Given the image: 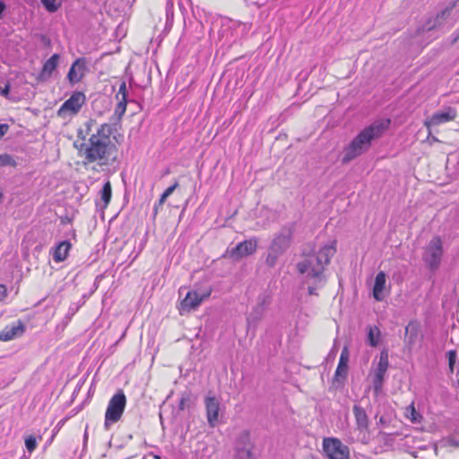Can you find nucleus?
Segmentation results:
<instances>
[{
  "label": "nucleus",
  "mask_w": 459,
  "mask_h": 459,
  "mask_svg": "<svg viewBox=\"0 0 459 459\" xmlns=\"http://www.w3.org/2000/svg\"><path fill=\"white\" fill-rule=\"evenodd\" d=\"M335 244L333 241L324 246L316 255H307L297 264V270L304 276V283L307 284L309 295H317L316 290L325 286L326 277L324 272L336 252Z\"/></svg>",
  "instance_id": "obj_1"
},
{
  "label": "nucleus",
  "mask_w": 459,
  "mask_h": 459,
  "mask_svg": "<svg viewBox=\"0 0 459 459\" xmlns=\"http://www.w3.org/2000/svg\"><path fill=\"white\" fill-rule=\"evenodd\" d=\"M112 132L111 125L102 124L82 145L80 152L87 162H97L100 166H103L110 165L116 160L117 149L110 138Z\"/></svg>",
  "instance_id": "obj_2"
},
{
  "label": "nucleus",
  "mask_w": 459,
  "mask_h": 459,
  "mask_svg": "<svg viewBox=\"0 0 459 459\" xmlns=\"http://www.w3.org/2000/svg\"><path fill=\"white\" fill-rule=\"evenodd\" d=\"M390 123L388 118L376 120L360 131L345 149L342 161L349 162L366 152L370 148L372 141L381 137L388 129Z\"/></svg>",
  "instance_id": "obj_3"
},
{
  "label": "nucleus",
  "mask_w": 459,
  "mask_h": 459,
  "mask_svg": "<svg viewBox=\"0 0 459 459\" xmlns=\"http://www.w3.org/2000/svg\"><path fill=\"white\" fill-rule=\"evenodd\" d=\"M292 237V229L285 226L276 234L269 248L265 263L269 267H274L281 255L290 247Z\"/></svg>",
  "instance_id": "obj_4"
},
{
  "label": "nucleus",
  "mask_w": 459,
  "mask_h": 459,
  "mask_svg": "<svg viewBox=\"0 0 459 459\" xmlns=\"http://www.w3.org/2000/svg\"><path fill=\"white\" fill-rule=\"evenodd\" d=\"M126 405V397L122 390H118L109 400L105 412V429L120 420Z\"/></svg>",
  "instance_id": "obj_5"
},
{
  "label": "nucleus",
  "mask_w": 459,
  "mask_h": 459,
  "mask_svg": "<svg viewBox=\"0 0 459 459\" xmlns=\"http://www.w3.org/2000/svg\"><path fill=\"white\" fill-rule=\"evenodd\" d=\"M444 254L443 242L440 237H434L429 242L423 253V260L432 271L437 270Z\"/></svg>",
  "instance_id": "obj_6"
},
{
  "label": "nucleus",
  "mask_w": 459,
  "mask_h": 459,
  "mask_svg": "<svg viewBox=\"0 0 459 459\" xmlns=\"http://www.w3.org/2000/svg\"><path fill=\"white\" fill-rule=\"evenodd\" d=\"M322 447L329 459H350V448L337 437H325Z\"/></svg>",
  "instance_id": "obj_7"
},
{
  "label": "nucleus",
  "mask_w": 459,
  "mask_h": 459,
  "mask_svg": "<svg viewBox=\"0 0 459 459\" xmlns=\"http://www.w3.org/2000/svg\"><path fill=\"white\" fill-rule=\"evenodd\" d=\"M211 292V289L201 292L197 290H189L180 302L178 307L179 314L184 315L185 313L196 309L204 299L210 297Z\"/></svg>",
  "instance_id": "obj_8"
},
{
  "label": "nucleus",
  "mask_w": 459,
  "mask_h": 459,
  "mask_svg": "<svg viewBox=\"0 0 459 459\" xmlns=\"http://www.w3.org/2000/svg\"><path fill=\"white\" fill-rule=\"evenodd\" d=\"M86 97L81 91H74L68 100H66L57 110V116L66 117L67 116L76 115L85 103Z\"/></svg>",
  "instance_id": "obj_9"
},
{
  "label": "nucleus",
  "mask_w": 459,
  "mask_h": 459,
  "mask_svg": "<svg viewBox=\"0 0 459 459\" xmlns=\"http://www.w3.org/2000/svg\"><path fill=\"white\" fill-rule=\"evenodd\" d=\"M257 248L256 238H250L238 243L231 249H228L226 255L235 261H238L244 257L253 255Z\"/></svg>",
  "instance_id": "obj_10"
},
{
  "label": "nucleus",
  "mask_w": 459,
  "mask_h": 459,
  "mask_svg": "<svg viewBox=\"0 0 459 459\" xmlns=\"http://www.w3.org/2000/svg\"><path fill=\"white\" fill-rule=\"evenodd\" d=\"M457 117V111L453 107H445L442 109L435 112L431 117L424 121V126L430 131L433 126H437L442 124L453 121Z\"/></svg>",
  "instance_id": "obj_11"
},
{
  "label": "nucleus",
  "mask_w": 459,
  "mask_h": 459,
  "mask_svg": "<svg viewBox=\"0 0 459 459\" xmlns=\"http://www.w3.org/2000/svg\"><path fill=\"white\" fill-rule=\"evenodd\" d=\"M388 367V353L386 351H382L380 353L379 361L374 371L373 387L376 394H378L382 389L384 378Z\"/></svg>",
  "instance_id": "obj_12"
},
{
  "label": "nucleus",
  "mask_w": 459,
  "mask_h": 459,
  "mask_svg": "<svg viewBox=\"0 0 459 459\" xmlns=\"http://www.w3.org/2000/svg\"><path fill=\"white\" fill-rule=\"evenodd\" d=\"M204 406L206 411L207 422L211 428H214L219 423V413L221 403L214 396H206L204 398Z\"/></svg>",
  "instance_id": "obj_13"
},
{
  "label": "nucleus",
  "mask_w": 459,
  "mask_h": 459,
  "mask_svg": "<svg viewBox=\"0 0 459 459\" xmlns=\"http://www.w3.org/2000/svg\"><path fill=\"white\" fill-rule=\"evenodd\" d=\"M87 62L86 59L77 58L71 65L69 72L67 74V79L70 84L74 85L82 81L84 77L86 70H87Z\"/></svg>",
  "instance_id": "obj_14"
},
{
  "label": "nucleus",
  "mask_w": 459,
  "mask_h": 459,
  "mask_svg": "<svg viewBox=\"0 0 459 459\" xmlns=\"http://www.w3.org/2000/svg\"><path fill=\"white\" fill-rule=\"evenodd\" d=\"M25 331V326L23 323L20 320L17 322L6 325L1 332H0V341L3 342H8L11 340H13L17 337H20L23 334Z\"/></svg>",
  "instance_id": "obj_15"
},
{
  "label": "nucleus",
  "mask_w": 459,
  "mask_h": 459,
  "mask_svg": "<svg viewBox=\"0 0 459 459\" xmlns=\"http://www.w3.org/2000/svg\"><path fill=\"white\" fill-rule=\"evenodd\" d=\"M458 1L454 2L445 7L442 11L437 13L434 22H431L430 21L428 22V24L425 25V30H430L437 27L443 26L446 20L450 17L453 9L457 6Z\"/></svg>",
  "instance_id": "obj_16"
},
{
  "label": "nucleus",
  "mask_w": 459,
  "mask_h": 459,
  "mask_svg": "<svg viewBox=\"0 0 459 459\" xmlns=\"http://www.w3.org/2000/svg\"><path fill=\"white\" fill-rule=\"evenodd\" d=\"M127 95L126 82L123 81L119 85L117 93L116 94L117 104L115 108V116H117L118 119L124 116L126 110V105L128 102Z\"/></svg>",
  "instance_id": "obj_17"
},
{
  "label": "nucleus",
  "mask_w": 459,
  "mask_h": 459,
  "mask_svg": "<svg viewBox=\"0 0 459 459\" xmlns=\"http://www.w3.org/2000/svg\"><path fill=\"white\" fill-rule=\"evenodd\" d=\"M59 58L60 56L58 54H54L44 63L39 74V79L40 81H47L51 77L53 72L58 65Z\"/></svg>",
  "instance_id": "obj_18"
},
{
  "label": "nucleus",
  "mask_w": 459,
  "mask_h": 459,
  "mask_svg": "<svg viewBox=\"0 0 459 459\" xmlns=\"http://www.w3.org/2000/svg\"><path fill=\"white\" fill-rule=\"evenodd\" d=\"M386 275L384 272H379L375 279L373 287V297L377 301H382L385 298L384 290L385 289Z\"/></svg>",
  "instance_id": "obj_19"
},
{
  "label": "nucleus",
  "mask_w": 459,
  "mask_h": 459,
  "mask_svg": "<svg viewBox=\"0 0 459 459\" xmlns=\"http://www.w3.org/2000/svg\"><path fill=\"white\" fill-rule=\"evenodd\" d=\"M357 428L359 431H366L368 429V417L366 411L358 404H355L352 408Z\"/></svg>",
  "instance_id": "obj_20"
},
{
  "label": "nucleus",
  "mask_w": 459,
  "mask_h": 459,
  "mask_svg": "<svg viewBox=\"0 0 459 459\" xmlns=\"http://www.w3.org/2000/svg\"><path fill=\"white\" fill-rule=\"evenodd\" d=\"M348 361H349V351L348 348L344 347L342 350L339 363L335 371V377L338 379L339 377L344 378L347 375L348 371Z\"/></svg>",
  "instance_id": "obj_21"
},
{
  "label": "nucleus",
  "mask_w": 459,
  "mask_h": 459,
  "mask_svg": "<svg viewBox=\"0 0 459 459\" xmlns=\"http://www.w3.org/2000/svg\"><path fill=\"white\" fill-rule=\"evenodd\" d=\"M71 244L69 241L65 240L60 242L55 248L53 253V259L56 262H63L68 255Z\"/></svg>",
  "instance_id": "obj_22"
},
{
  "label": "nucleus",
  "mask_w": 459,
  "mask_h": 459,
  "mask_svg": "<svg viewBox=\"0 0 459 459\" xmlns=\"http://www.w3.org/2000/svg\"><path fill=\"white\" fill-rule=\"evenodd\" d=\"M419 334V325L416 322H410L405 328V342L409 345L415 343Z\"/></svg>",
  "instance_id": "obj_23"
},
{
  "label": "nucleus",
  "mask_w": 459,
  "mask_h": 459,
  "mask_svg": "<svg viewBox=\"0 0 459 459\" xmlns=\"http://www.w3.org/2000/svg\"><path fill=\"white\" fill-rule=\"evenodd\" d=\"M381 332L377 326L368 328L367 342L371 347H377L380 342Z\"/></svg>",
  "instance_id": "obj_24"
},
{
  "label": "nucleus",
  "mask_w": 459,
  "mask_h": 459,
  "mask_svg": "<svg viewBox=\"0 0 459 459\" xmlns=\"http://www.w3.org/2000/svg\"><path fill=\"white\" fill-rule=\"evenodd\" d=\"M100 200L103 203L101 208L105 209L108 206V204H109L111 195H112L111 184L109 181H107L103 185L101 190L100 191Z\"/></svg>",
  "instance_id": "obj_25"
},
{
  "label": "nucleus",
  "mask_w": 459,
  "mask_h": 459,
  "mask_svg": "<svg viewBox=\"0 0 459 459\" xmlns=\"http://www.w3.org/2000/svg\"><path fill=\"white\" fill-rule=\"evenodd\" d=\"M405 416L412 423H420L422 420V416L416 411L413 403L406 407Z\"/></svg>",
  "instance_id": "obj_26"
},
{
  "label": "nucleus",
  "mask_w": 459,
  "mask_h": 459,
  "mask_svg": "<svg viewBox=\"0 0 459 459\" xmlns=\"http://www.w3.org/2000/svg\"><path fill=\"white\" fill-rule=\"evenodd\" d=\"M265 309L262 307H258L257 305L254 307L253 311L247 316V323L250 325L251 323H255L260 320L264 313Z\"/></svg>",
  "instance_id": "obj_27"
},
{
  "label": "nucleus",
  "mask_w": 459,
  "mask_h": 459,
  "mask_svg": "<svg viewBox=\"0 0 459 459\" xmlns=\"http://www.w3.org/2000/svg\"><path fill=\"white\" fill-rule=\"evenodd\" d=\"M251 449L247 446H236V459H254Z\"/></svg>",
  "instance_id": "obj_28"
},
{
  "label": "nucleus",
  "mask_w": 459,
  "mask_h": 459,
  "mask_svg": "<svg viewBox=\"0 0 459 459\" xmlns=\"http://www.w3.org/2000/svg\"><path fill=\"white\" fill-rule=\"evenodd\" d=\"M236 446H247L252 447L250 443V435L247 431H243L239 434L237 439Z\"/></svg>",
  "instance_id": "obj_29"
},
{
  "label": "nucleus",
  "mask_w": 459,
  "mask_h": 459,
  "mask_svg": "<svg viewBox=\"0 0 459 459\" xmlns=\"http://www.w3.org/2000/svg\"><path fill=\"white\" fill-rule=\"evenodd\" d=\"M47 11L54 13L61 6V0H41Z\"/></svg>",
  "instance_id": "obj_30"
},
{
  "label": "nucleus",
  "mask_w": 459,
  "mask_h": 459,
  "mask_svg": "<svg viewBox=\"0 0 459 459\" xmlns=\"http://www.w3.org/2000/svg\"><path fill=\"white\" fill-rule=\"evenodd\" d=\"M173 8H174V3L173 0H168L166 4V26H171L172 21H173Z\"/></svg>",
  "instance_id": "obj_31"
},
{
  "label": "nucleus",
  "mask_w": 459,
  "mask_h": 459,
  "mask_svg": "<svg viewBox=\"0 0 459 459\" xmlns=\"http://www.w3.org/2000/svg\"><path fill=\"white\" fill-rule=\"evenodd\" d=\"M271 295L268 292L261 293L257 298V306L266 309L271 303Z\"/></svg>",
  "instance_id": "obj_32"
},
{
  "label": "nucleus",
  "mask_w": 459,
  "mask_h": 459,
  "mask_svg": "<svg viewBox=\"0 0 459 459\" xmlns=\"http://www.w3.org/2000/svg\"><path fill=\"white\" fill-rule=\"evenodd\" d=\"M11 166L15 167V160L9 154H0V167Z\"/></svg>",
  "instance_id": "obj_33"
},
{
  "label": "nucleus",
  "mask_w": 459,
  "mask_h": 459,
  "mask_svg": "<svg viewBox=\"0 0 459 459\" xmlns=\"http://www.w3.org/2000/svg\"><path fill=\"white\" fill-rule=\"evenodd\" d=\"M25 446L30 453H32L37 447V440L33 436L25 438Z\"/></svg>",
  "instance_id": "obj_34"
},
{
  "label": "nucleus",
  "mask_w": 459,
  "mask_h": 459,
  "mask_svg": "<svg viewBox=\"0 0 459 459\" xmlns=\"http://www.w3.org/2000/svg\"><path fill=\"white\" fill-rule=\"evenodd\" d=\"M178 186V182L175 181L172 186L168 187L163 194L160 195V203H165L167 198L175 191V189Z\"/></svg>",
  "instance_id": "obj_35"
},
{
  "label": "nucleus",
  "mask_w": 459,
  "mask_h": 459,
  "mask_svg": "<svg viewBox=\"0 0 459 459\" xmlns=\"http://www.w3.org/2000/svg\"><path fill=\"white\" fill-rule=\"evenodd\" d=\"M9 91L10 83L8 82L0 81V95L6 99H11L9 97Z\"/></svg>",
  "instance_id": "obj_36"
},
{
  "label": "nucleus",
  "mask_w": 459,
  "mask_h": 459,
  "mask_svg": "<svg viewBox=\"0 0 459 459\" xmlns=\"http://www.w3.org/2000/svg\"><path fill=\"white\" fill-rule=\"evenodd\" d=\"M190 402V395L188 394H183L178 403V410L184 411Z\"/></svg>",
  "instance_id": "obj_37"
},
{
  "label": "nucleus",
  "mask_w": 459,
  "mask_h": 459,
  "mask_svg": "<svg viewBox=\"0 0 459 459\" xmlns=\"http://www.w3.org/2000/svg\"><path fill=\"white\" fill-rule=\"evenodd\" d=\"M447 357H448L450 369L453 370L454 366L455 364V360H456V351H449L447 352Z\"/></svg>",
  "instance_id": "obj_38"
},
{
  "label": "nucleus",
  "mask_w": 459,
  "mask_h": 459,
  "mask_svg": "<svg viewBox=\"0 0 459 459\" xmlns=\"http://www.w3.org/2000/svg\"><path fill=\"white\" fill-rule=\"evenodd\" d=\"M7 296V288L4 284H0V302L3 301Z\"/></svg>",
  "instance_id": "obj_39"
},
{
  "label": "nucleus",
  "mask_w": 459,
  "mask_h": 459,
  "mask_svg": "<svg viewBox=\"0 0 459 459\" xmlns=\"http://www.w3.org/2000/svg\"><path fill=\"white\" fill-rule=\"evenodd\" d=\"M9 126L7 124H0V139L8 132Z\"/></svg>",
  "instance_id": "obj_40"
},
{
  "label": "nucleus",
  "mask_w": 459,
  "mask_h": 459,
  "mask_svg": "<svg viewBox=\"0 0 459 459\" xmlns=\"http://www.w3.org/2000/svg\"><path fill=\"white\" fill-rule=\"evenodd\" d=\"M65 420H66L65 419H63L60 421H58V423L56 425V427L54 429V434H56V432H58L60 430V429L64 426Z\"/></svg>",
  "instance_id": "obj_41"
},
{
  "label": "nucleus",
  "mask_w": 459,
  "mask_h": 459,
  "mask_svg": "<svg viewBox=\"0 0 459 459\" xmlns=\"http://www.w3.org/2000/svg\"><path fill=\"white\" fill-rule=\"evenodd\" d=\"M446 443H447L448 446H455V447L459 446V441L455 440L454 438L447 439Z\"/></svg>",
  "instance_id": "obj_42"
},
{
  "label": "nucleus",
  "mask_w": 459,
  "mask_h": 459,
  "mask_svg": "<svg viewBox=\"0 0 459 459\" xmlns=\"http://www.w3.org/2000/svg\"><path fill=\"white\" fill-rule=\"evenodd\" d=\"M163 204L164 203H160V198L158 203L154 204V207H153L154 214H157L159 208L161 207L163 205Z\"/></svg>",
  "instance_id": "obj_43"
},
{
  "label": "nucleus",
  "mask_w": 459,
  "mask_h": 459,
  "mask_svg": "<svg viewBox=\"0 0 459 459\" xmlns=\"http://www.w3.org/2000/svg\"><path fill=\"white\" fill-rule=\"evenodd\" d=\"M143 459H161V458L159 455H156L151 453V454L143 456Z\"/></svg>",
  "instance_id": "obj_44"
},
{
  "label": "nucleus",
  "mask_w": 459,
  "mask_h": 459,
  "mask_svg": "<svg viewBox=\"0 0 459 459\" xmlns=\"http://www.w3.org/2000/svg\"><path fill=\"white\" fill-rule=\"evenodd\" d=\"M5 9H6L5 4L3 1H0V19L2 18L3 13Z\"/></svg>",
  "instance_id": "obj_45"
},
{
  "label": "nucleus",
  "mask_w": 459,
  "mask_h": 459,
  "mask_svg": "<svg viewBox=\"0 0 459 459\" xmlns=\"http://www.w3.org/2000/svg\"><path fill=\"white\" fill-rule=\"evenodd\" d=\"M428 138L430 140V142H438V139L436 136H431V133H429Z\"/></svg>",
  "instance_id": "obj_46"
},
{
  "label": "nucleus",
  "mask_w": 459,
  "mask_h": 459,
  "mask_svg": "<svg viewBox=\"0 0 459 459\" xmlns=\"http://www.w3.org/2000/svg\"><path fill=\"white\" fill-rule=\"evenodd\" d=\"M243 27H244V30H250L251 25H250V24H248V23H244V24H243Z\"/></svg>",
  "instance_id": "obj_47"
},
{
  "label": "nucleus",
  "mask_w": 459,
  "mask_h": 459,
  "mask_svg": "<svg viewBox=\"0 0 459 459\" xmlns=\"http://www.w3.org/2000/svg\"><path fill=\"white\" fill-rule=\"evenodd\" d=\"M458 41H459V33L456 34V36L453 39L452 42L455 43V42H458Z\"/></svg>",
  "instance_id": "obj_48"
},
{
  "label": "nucleus",
  "mask_w": 459,
  "mask_h": 459,
  "mask_svg": "<svg viewBox=\"0 0 459 459\" xmlns=\"http://www.w3.org/2000/svg\"><path fill=\"white\" fill-rule=\"evenodd\" d=\"M83 439H84V443L87 441L88 439V432H87V429L85 430L84 432V435H83Z\"/></svg>",
  "instance_id": "obj_49"
},
{
  "label": "nucleus",
  "mask_w": 459,
  "mask_h": 459,
  "mask_svg": "<svg viewBox=\"0 0 459 459\" xmlns=\"http://www.w3.org/2000/svg\"><path fill=\"white\" fill-rule=\"evenodd\" d=\"M97 206H100V204L99 202L96 203Z\"/></svg>",
  "instance_id": "obj_50"
}]
</instances>
